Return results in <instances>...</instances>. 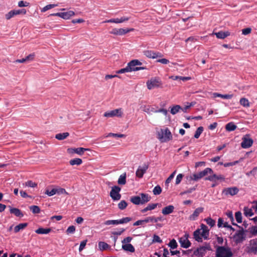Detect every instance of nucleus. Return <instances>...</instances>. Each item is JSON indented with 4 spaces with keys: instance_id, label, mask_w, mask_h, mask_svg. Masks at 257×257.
<instances>
[{
    "instance_id": "20e7f679",
    "label": "nucleus",
    "mask_w": 257,
    "mask_h": 257,
    "mask_svg": "<svg viewBox=\"0 0 257 257\" xmlns=\"http://www.w3.org/2000/svg\"><path fill=\"white\" fill-rule=\"evenodd\" d=\"M245 251L248 254L257 255V238L249 240Z\"/></svg>"
},
{
    "instance_id": "4be33fe9",
    "label": "nucleus",
    "mask_w": 257,
    "mask_h": 257,
    "mask_svg": "<svg viewBox=\"0 0 257 257\" xmlns=\"http://www.w3.org/2000/svg\"><path fill=\"white\" fill-rule=\"evenodd\" d=\"M150 216L146 217L144 219L138 220L134 223V226L143 225L145 227L144 224L147 223H151Z\"/></svg>"
},
{
    "instance_id": "8fccbe9b",
    "label": "nucleus",
    "mask_w": 257,
    "mask_h": 257,
    "mask_svg": "<svg viewBox=\"0 0 257 257\" xmlns=\"http://www.w3.org/2000/svg\"><path fill=\"white\" fill-rule=\"evenodd\" d=\"M127 206V203L125 200H121L118 204V207L120 210L124 209Z\"/></svg>"
},
{
    "instance_id": "680f3d73",
    "label": "nucleus",
    "mask_w": 257,
    "mask_h": 257,
    "mask_svg": "<svg viewBox=\"0 0 257 257\" xmlns=\"http://www.w3.org/2000/svg\"><path fill=\"white\" fill-rule=\"evenodd\" d=\"M197 186V185H196L195 186H194L193 187L190 188L188 189V190H187L183 192H181V194L183 195V194H188V193H192L193 191H195L196 189Z\"/></svg>"
},
{
    "instance_id": "412c9836",
    "label": "nucleus",
    "mask_w": 257,
    "mask_h": 257,
    "mask_svg": "<svg viewBox=\"0 0 257 257\" xmlns=\"http://www.w3.org/2000/svg\"><path fill=\"white\" fill-rule=\"evenodd\" d=\"M9 207L10 208V212L11 213L15 214L17 217H22L24 216V214L19 209L13 208L10 206Z\"/></svg>"
},
{
    "instance_id": "a19ab883",
    "label": "nucleus",
    "mask_w": 257,
    "mask_h": 257,
    "mask_svg": "<svg viewBox=\"0 0 257 257\" xmlns=\"http://www.w3.org/2000/svg\"><path fill=\"white\" fill-rule=\"evenodd\" d=\"M244 214L246 216H252L253 213L251 208H248L247 207H244L243 208Z\"/></svg>"
},
{
    "instance_id": "bf43d9fd",
    "label": "nucleus",
    "mask_w": 257,
    "mask_h": 257,
    "mask_svg": "<svg viewBox=\"0 0 257 257\" xmlns=\"http://www.w3.org/2000/svg\"><path fill=\"white\" fill-rule=\"evenodd\" d=\"M129 20H130L129 17H123L120 18V19L116 18V24L121 23L127 21Z\"/></svg>"
},
{
    "instance_id": "ea45409f",
    "label": "nucleus",
    "mask_w": 257,
    "mask_h": 257,
    "mask_svg": "<svg viewBox=\"0 0 257 257\" xmlns=\"http://www.w3.org/2000/svg\"><path fill=\"white\" fill-rule=\"evenodd\" d=\"M69 163L71 165H80L82 163V160L80 158H75L69 161Z\"/></svg>"
},
{
    "instance_id": "338daca9",
    "label": "nucleus",
    "mask_w": 257,
    "mask_h": 257,
    "mask_svg": "<svg viewBox=\"0 0 257 257\" xmlns=\"http://www.w3.org/2000/svg\"><path fill=\"white\" fill-rule=\"evenodd\" d=\"M26 185L30 187H35L37 186V184L35 182H33L32 181H28L26 182Z\"/></svg>"
},
{
    "instance_id": "b1692460",
    "label": "nucleus",
    "mask_w": 257,
    "mask_h": 257,
    "mask_svg": "<svg viewBox=\"0 0 257 257\" xmlns=\"http://www.w3.org/2000/svg\"><path fill=\"white\" fill-rule=\"evenodd\" d=\"M52 229L50 228H44L43 227H39L38 229L35 230V232L40 234H46L50 233Z\"/></svg>"
},
{
    "instance_id": "0e129e2a",
    "label": "nucleus",
    "mask_w": 257,
    "mask_h": 257,
    "mask_svg": "<svg viewBox=\"0 0 257 257\" xmlns=\"http://www.w3.org/2000/svg\"><path fill=\"white\" fill-rule=\"evenodd\" d=\"M183 177H184V175L182 174H179L177 176L175 184L176 185H178L179 184H180V182H181Z\"/></svg>"
},
{
    "instance_id": "5fc2aeb1",
    "label": "nucleus",
    "mask_w": 257,
    "mask_h": 257,
    "mask_svg": "<svg viewBox=\"0 0 257 257\" xmlns=\"http://www.w3.org/2000/svg\"><path fill=\"white\" fill-rule=\"evenodd\" d=\"M249 231L252 235H257V225L256 226H252L251 227H249Z\"/></svg>"
},
{
    "instance_id": "f3484780",
    "label": "nucleus",
    "mask_w": 257,
    "mask_h": 257,
    "mask_svg": "<svg viewBox=\"0 0 257 257\" xmlns=\"http://www.w3.org/2000/svg\"><path fill=\"white\" fill-rule=\"evenodd\" d=\"M90 150L88 148H68L67 149V152L69 153L73 154L76 153L79 155H82L84 154V152L86 151H90Z\"/></svg>"
},
{
    "instance_id": "49530a36",
    "label": "nucleus",
    "mask_w": 257,
    "mask_h": 257,
    "mask_svg": "<svg viewBox=\"0 0 257 257\" xmlns=\"http://www.w3.org/2000/svg\"><path fill=\"white\" fill-rule=\"evenodd\" d=\"M168 245L171 249H173L176 248L178 246V244L175 239L171 240Z\"/></svg>"
},
{
    "instance_id": "052dcab7",
    "label": "nucleus",
    "mask_w": 257,
    "mask_h": 257,
    "mask_svg": "<svg viewBox=\"0 0 257 257\" xmlns=\"http://www.w3.org/2000/svg\"><path fill=\"white\" fill-rule=\"evenodd\" d=\"M56 189L54 188L51 190L49 191V190H47L45 192V193L49 196H52L56 194Z\"/></svg>"
},
{
    "instance_id": "13d9d810",
    "label": "nucleus",
    "mask_w": 257,
    "mask_h": 257,
    "mask_svg": "<svg viewBox=\"0 0 257 257\" xmlns=\"http://www.w3.org/2000/svg\"><path fill=\"white\" fill-rule=\"evenodd\" d=\"M201 172L203 173V175H204V176H205L208 174H213V170L212 169H211L210 168H206V169H205L203 171H202Z\"/></svg>"
},
{
    "instance_id": "6ab92c4d",
    "label": "nucleus",
    "mask_w": 257,
    "mask_h": 257,
    "mask_svg": "<svg viewBox=\"0 0 257 257\" xmlns=\"http://www.w3.org/2000/svg\"><path fill=\"white\" fill-rule=\"evenodd\" d=\"M200 227L201 229L202 230V231L201 233V236L203 237L204 239H207L209 234V230L208 228V227L203 223L201 224Z\"/></svg>"
},
{
    "instance_id": "de8ad7c7",
    "label": "nucleus",
    "mask_w": 257,
    "mask_h": 257,
    "mask_svg": "<svg viewBox=\"0 0 257 257\" xmlns=\"http://www.w3.org/2000/svg\"><path fill=\"white\" fill-rule=\"evenodd\" d=\"M235 217L237 223H240L242 222V214L240 211L235 212Z\"/></svg>"
},
{
    "instance_id": "7ed1b4c3",
    "label": "nucleus",
    "mask_w": 257,
    "mask_h": 257,
    "mask_svg": "<svg viewBox=\"0 0 257 257\" xmlns=\"http://www.w3.org/2000/svg\"><path fill=\"white\" fill-rule=\"evenodd\" d=\"M247 230H244L242 227L239 228L232 236L233 241L236 244L241 243L243 241L246 239V232Z\"/></svg>"
},
{
    "instance_id": "cd10ccee",
    "label": "nucleus",
    "mask_w": 257,
    "mask_h": 257,
    "mask_svg": "<svg viewBox=\"0 0 257 257\" xmlns=\"http://www.w3.org/2000/svg\"><path fill=\"white\" fill-rule=\"evenodd\" d=\"M158 203L149 204L146 207H145V208L142 209L141 211L142 213H144L149 210H152L155 209L157 207V206H158Z\"/></svg>"
},
{
    "instance_id": "3c124183",
    "label": "nucleus",
    "mask_w": 257,
    "mask_h": 257,
    "mask_svg": "<svg viewBox=\"0 0 257 257\" xmlns=\"http://www.w3.org/2000/svg\"><path fill=\"white\" fill-rule=\"evenodd\" d=\"M132 220V218L131 217H126L122 218L120 219L117 220L118 224H123V223H126L128 222H130Z\"/></svg>"
},
{
    "instance_id": "2eb2a0df",
    "label": "nucleus",
    "mask_w": 257,
    "mask_h": 257,
    "mask_svg": "<svg viewBox=\"0 0 257 257\" xmlns=\"http://www.w3.org/2000/svg\"><path fill=\"white\" fill-rule=\"evenodd\" d=\"M148 168V164H145L142 166H140L136 172V176L139 178H142L143 177L144 174L146 172Z\"/></svg>"
},
{
    "instance_id": "c85d7f7f",
    "label": "nucleus",
    "mask_w": 257,
    "mask_h": 257,
    "mask_svg": "<svg viewBox=\"0 0 257 257\" xmlns=\"http://www.w3.org/2000/svg\"><path fill=\"white\" fill-rule=\"evenodd\" d=\"M170 112L172 114L175 115L179 112L182 109V107L180 105H174L172 107H170Z\"/></svg>"
},
{
    "instance_id": "4c0bfd02",
    "label": "nucleus",
    "mask_w": 257,
    "mask_h": 257,
    "mask_svg": "<svg viewBox=\"0 0 257 257\" xmlns=\"http://www.w3.org/2000/svg\"><path fill=\"white\" fill-rule=\"evenodd\" d=\"M187 179L189 182L191 181H198L200 179L198 173H195L190 175V176L186 177Z\"/></svg>"
},
{
    "instance_id": "4468645a",
    "label": "nucleus",
    "mask_w": 257,
    "mask_h": 257,
    "mask_svg": "<svg viewBox=\"0 0 257 257\" xmlns=\"http://www.w3.org/2000/svg\"><path fill=\"white\" fill-rule=\"evenodd\" d=\"M210 248L209 245L200 246L194 250L193 254L196 256L203 257L206 252L207 250H209Z\"/></svg>"
},
{
    "instance_id": "a211bd4d",
    "label": "nucleus",
    "mask_w": 257,
    "mask_h": 257,
    "mask_svg": "<svg viewBox=\"0 0 257 257\" xmlns=\"http://www.w3.org/2000/svg\"><path fill=\"white\" fill-rule=\"evenodd\" d=\"M204 210L203 207H198L196 208L193 213L190 215L189 218L190 220L194 221L196 220L197 217L199 215V214L203 212Z\"/></svg>"
},
{
    "instance_id": "423d86ee",
    "label": "nucleus",
    "mask_w": 257,
    "mask_h": 257,
    "mask_svg": "<svg viewBox=\"0 0 257 257\" xmlns=\"http://www.w3.org/2000/svg\"><path fill=\"white\" fill-rule=\"evenodd\" d=\"M121 190L120 187L118 186H114L111 188L110 192V196L114 201L119 200L121 198L119 192Z\"/></svg>"
},
{
    "instance_id": "39448f33",
    "label": "nucleus",
    "mask_w": 257,
    "mask_h": 257,
    "mask_svg": "<svg viewBox=\"0 0 257 257\" xmlns=\"http://www.w3.org/2000/svg\"><path fill=\"white\" fill-rule=\"evenodd\" d=\"M162 85L161 79L158 77H152L147 82V88L149 90L155 88L162 87Z\"/></svg>"
},
{
    "instance_id": "6e6552de",
    "label": "nucleus",
    "mask_w": 257,
    "mask_h": 257,
    "mask_svg": "<svg viewBox=\"0 0 257 257\" xmlns=\"http://www.w3.org/2000/svg\"><path fill=\"white\" fill-rule=\"evenodd\" d=\"M189 237V234L185 233L183 236L179 238V242L182 247L187 248L191 246V243L188 239Z\"/></svg>"
},
{
    "instance_id": "c756f323",
    "label": "nucleus",
    "mask_w": 257,
    "mask_h": 257,
    "mask_svg": "<svg viewBox=\"0 0 257 257\" xmlns=\"http://www.w3.org/2000/svg\"><path fill=\"white\" fill-rule=\"evenodd\" d=\"M194 239L198 242H202V238L201 235L200 229H198L193 232Z\"/></svg>"
},
{
    "instance_id": "6e6d98bb",
    "label": "nucleus",
    "mask_w": 257,
    "mask_h": 257,
    "mask_svg": "<svg viewBox=\"0 0 257 257\" xmlns=\"http://www.w3.org/2000/svg\"><path fill=\"white\" fill-rule=\"evenodd\" d=\"M57 5H54V4H49V5H47V6H45L42 10H41V12H46L47 11H48V10H50L51 9H52L54 7H55Z\"/></svg>"
},
{
    "instance_id": "e2e57ef3",
    "label": "nucleus",
    "mask_w": 257,
    "mask_h": 257,
    "mask_svg": "<svg viewBox=\"0 0 257 257\" xmlns=\"http://www.w3.org/2000/svg\"><path fill=\"white\" fill-rule=\"evenodd\" d=\"M75 231V227L73 225L70 226L68 227L66 230V233L67 234L74 233Z\"/></svg>"
},
{
    "instance_id": "f704fd0d",
    "label": "nucleus",
    "mask_w": 257,
    "mask_h": 257,
    "mask_svg": "<svg viewBox=\"0 0 257 257\" xmlns=\"http://www.w3.org/2000/svg\"><path fill=\"white\" fill-rule=\"evenodd\" d=\"M151 223H157L158 221H163L164 220V218L163 216H160L158 217H155V216H150Z\"/></svg>"
},
{
    "instance_id": "f257e3e1",
    "label": "nucleus",
    "mask_w": 257,
    "mask_h": 257,
    "mask_svg": "<svg viewBox=\"0 0 257 257\" xmlns=\"http://www.w3.org/2000/svg\"><path fill=\"white\" fill-rule=\"evenodd\" d=\"M216 257H232L233 254L228 246H218L215 252Z\"/></svg>"
},
{
    "instance_id": "bb28decb",
    "label": "nucleus",
    "mask_w": 257,
    "mask_h": 257,
    "mask_svg": "<svg viewBox=\"0 0 257 257\" xmlns=\"http://www.w3.org/2000/svg\"><path fill=\"white\" fill-rule=\"evenodd\" d=\"M122 248L124 250L129 251L131 252H134L135 251V247L132 244L130 243L122 244Z\"/></svg>"
},
{
    "instance_id": "c03bdc74",
    "label": "nucleus",
    "mask_w": 257,
    "mask_h": 257,
    "mask_svg": "<svg viewBox=\"0 0 257 257\" xmlns=\"http://www.w3.org/2000/svg\"><path fill=\"white\" fill-rule=\"evenodd\" d=\"M204 130V128L203 126H199L198 127L194 134V138L196 139H198L199 138L200 135L202 133L203 131Z\"/></svg>"
},
{
    "instance_id": "774afa93",
    "label": "nucleus",
    "mask_w": 257,
    "mask_h": 257,
    "mask_svg": "<svg viewBox=\"0 0 257 257\" xmlns=\"http://www.w3.org/2000/svg\"><path fill=\"white\" fill-rule=\"evenodd\" d=\"M56 194L60 195L62 194H67V192L66 191L65 189L62 188H59L58 189H56Z\"/></svg>"
},
{
    "instance_id": "c9c22d12",
    "label": "nucleus",
    "mask_w": 257,
    "mask_h": 257,
    "mask_svg": "<svg viewBox=\"0 0 257 257\" xmlns=\"http://www.w3.org/2000/svg\"><path fill=\"white\" fill-rule=\"evenodd\" d=\"M126 173L121 174L117 181V183L119 185H124L126 183Z\"/></svg>"
},
{
    "instance_id": "a18cd8bd",
    "label": "nucleus",
    "mask_w": 257,
    "mask_h": 257,
    "mask_svg": "<svg viewBox=\"0 0 257 257\" xmlns=\"http://www.w3.org/2000/svg\"><path fill=\"white\" fill-rule=\"evenodd\" d=\"M98 246L101 250H103L107 249L109 247V245L103 241H100L98 243Z\"/></svg>"
},
{
    "instance_id": "f8f14e48",
    "label": "nucleus",
    "mask_w": 257,
    "mask_h": 257,
    "mask_svg": "<svg viewBox=\"0 0 257 257\" xmlns=\"http://www.w3.org/2000/svg\"><path fill=\"white\" fill-rule=\"evenodd\" d=\"M239 189L237 187H232L224 188L222 192V194L226 196H233L238 193Z\"/></svg>"
},
{
    "instance_id": "dca6fc26",
    "label": "nucleus",
    "mask_w": 257,
    "mask_h": 257,
    "mask_svg": "<svg viewBox=\"0 0 257 257\" xmlns=\"http://www.w3.org/2000/svg\"><path fill=\"white\" fill-rule=\"evenodd\" d=\"M122 112L121 109H115L110 111L105 112L104 114V116L107 117H110L113 116H121Z\"/></svg>"
},
{
    "instance_id": "58836bf2",
    "label": "nucleus",
    "mask_w": 257,
    "mask_h": 257,
    "mask_svg": "<svg viewBox=\"0 0 257 257\" xmlns=\"http://www.w3.org/2000/svg\"><path fill=\"white\" fill-rule=\"evenodd\" d=\"M215 97H219L223 99H231L233 97V94H222L218 93H214L213 94Z\"/></svg>"
},
{
    "instance_id": "72a5a7b5",
    "label": "nucleus",
    "mask_w": 257,
    "mask_h": 257,
    "mask_svg": "<svg viewBox=\"0 0 257 257\" xmlns=\"http://www.w3.org/2000/svg\"><path fill=\"white\" fill-rule=\"evenodd\" d=\"M69 136L67 132L57 134L55 136V138L58 140H63Z\"/></svg>"
},
{
    "instance_id": "f03ea898",
    "label": "nucleus",
    "mask_w": 257,
    "mask_h": 257,
    "mask_svg": "<svg viewBox=\"0 0 257 257\" xmlns=\"http://www.w3.org/2000/svg\"><path fill=\"white\" fill-rule=\"evenodd\" d=\"M157 138L161 142H167L172 140V135L168 127L161 129L157 133Z\"/></svg>"
},
{
    "instance_id": "7c9ffc66",
    "label": "nucleus",
    "mask_w": 257,
    "mask_h": 257,
    "mask_svg": "<svg viewBox=\"0 0 257 257\" xmlns=\"http://www.w3.org/2000/svg\"><path fill=\"white\" fill-rule=\"evenodd\" d=\"M130 201L135 205L142 204L141 197L139 196H133L131 197Z\"/></svg>"
},
{
    "instance_id": "79ce46f5",
    "label": "nucleus",
    "mask_w": 257,
    "mask_h": 257,
    "mask_svg": "<svg viewBox=\"0 0 257 257\" xmlns=\"http://www.w3.org/2000/svg\"><path fill=\"white\" fill-rule=\"evenodd\" d=\"M206 223L209 225L211 227H213L215 225V221L212 219L211 217H207L204 219Z\"/></svg>"
},
{
    "instance_id": "4d7b16f0",
    "label": "nucleus",
    "mask_w": 257,
    "mask_h": 257,
    "mask_svg": "<svg viewBox=\"0 0 257 257\" xmlns=\"http://www.w3.org/2000/svg\"><path fill=\"white\" fill-rule=\"evenodd\" d=\"M104 224L106 225H109L111 224L117 225L118 222L117 220H107L104 222Z\"/></svg>"
},
{
    "instance_id": "69168bd1",
    "label": "nucleus",
    "mask_w": 257,
    "mask_h": 257,
    "mask_svg": "<svg viewBox=\"0 0 257 257\" xmlns=\"http://www.w3.org/2000/svg\"><path fill=\"white\" fill-rule=\"evenodd\" d=\"M87 241V240L86 239V240H84L80 242V246L79 247V251L80 252L84 248V247L86 244Z\"/></svg>"
},
{
    "instance_id": "aec40b11",
    "label": "nucleus",
    "mask_w": 257,
    "mask_h": 257,
    "mask_svg": "<svg viewBox=\"0 0 257 257\" xmlns=\"http://www.w3.org/2000/svg\"><path fill=\"white\" fill-rule=\"evenodd\" d=\"M214 34L215 35L216 37L218 39H224L226 37L230 36V33L229 31L223 32L222 31H220L218 32L214 33Z\"/></svg>"
},
{
    "instance_id": "9b49d317",
    "label": "nucleus",
    "mask_w": 257,
    "mask_h": 257,
    "mask_svg": "<svg viewBox=\"0 0 257 257\" xmlns=\"http://www.w3.org/2000/svg\"><path fill=\"white\" fill-rule=\"evenodd\" d=\"M142 65V63L138 59H134L129 62L127 64V67L129 69L130 72L137 71V68L138 66Z\"/></svg>"
},
{
    "instance_id": "37998d69",
    "label": "nucleus",
    "mask_w": 257,
    "mask_h": 257,
    "mask_svg": "<svg viewBox=\"0 0 257 257\" xmlns=\"http://www.w3.org/2000/svg\"><path fill=\"white\" fill-rule=\"evenodd\" d=\"M30 209L34 214H38L40 212V208L38 206L32 205L30 206Z\"/></svg>"
},
{
    "instance_id": "e433bc0d",
    "label": "nucleus",
    "mask_w": 257,
    "mask_h": 257,
    "mask_svg": "<svg viewBox=\"0 0 257 257\" xmlns=\"http://www.w3.org/2000/svg\"><path fill=\"white\" fill-rule=\"evenodd\" d=\"M143 54L149 58L155 59V52L152 50H145Z\"/></svg>"
},
{
    "instance_id": "603ef678",
    "label": "nucleus",
    "mask_w": 257,
    "mask_h": 257,
    "mask_svg": "<svg viewBox=\"0 0 257 257\" xmlns=\"http://www.w3.org/2000/svg\"><path fill=\"white\" fill-rule=\"evenodd\" d=\"M176 173V171H174L170 176L169 177L166 179L165 181V185L168 187L169 185V184L170 183V182L172 181V180L174 178V176Z\"/></svg>"
},
{
    "instance_id": "a878e982",
    "label": "nucleus",
    "mask_w": 257,
    "mask_h": 257,
    "mask_svg": "<svg viewBox=\"0 0 257 257\" xmlns=\"http://www.w3.org/2000/svg\"><path fill=\"white\" fill-rule=\"evenodd\" d=\"M140 196L142 204H144L146 203H147L151 199V196H149L148 194L142 193L140 194Z\"/></svg>"
},
{
    "instance_id": "2f4dec72",
    "label": "nucleus",
    "mask_w": 257,
    "mask_h": 257,
    "mask_svg": "<svg viewBox=\"0 0 257 257\" xmlns=\"http://www.w3.org/2000/svg\"><path fill=\"white\" fill-rule=\"evenodd\" d=\"M236 127L237 126L233 122H230L225 125V129L228 132L233 131Z\"/></svg>"
},
{
    "instance_id": "864d4df0",
    "label": "nucleus",
    "mask_w": 257,
    "mask_h": 257,
    "mask_svg": "<svg viewBox=\"0 0 257 257\" xmlns=\"http://www.w3.org/2000/svg\"><path fill=\"white\" fill-rule=\"evenodd\" d=\"M162 192V188L159 185L155 186L153 190V192L154 195H159Z\"/></svg>"
},
{
    "instance_id": "09e8293b",
    "label": "nucleus",
    "mask_w": 257,
    "mask_h": 257,
    "mask_svg": "<svg viewBox=\"0 0 257 257\" xmlns=\"http://www.w3.org/2000/svg\"><path fill=\"white\" fill-rule=\"evenodd\" d=\"M240 104L244 107H248L249 103L247 99L245 98H241L239 101Z\"/></svg>"
},
{
    "instance_id": "473e14b6",
    "label": "nucleus",
    "mask_w": 257,
    "mask_h": 257,
    "mask_svg": "<svg viewBox=\"0 0 257 257\" xmlns=\"http://www.w3.org/2000/svg\"><path fill=\"white\" fill-rule=\"evenodd\" d=\"M28 225V223H20L14 227L15 233H17L20 231V230L24 229Z\"/></svg>"
},
{
    "instance_id": "1a4fd4ad",
    "label": "nucleus",
    "mask_w": 257,
    "mask_h": 257,
    "mask_svg": "<svg viewBox=\"0 0 257 257\" xmlns=\"http://www.w3.org/2000/svg\"><path fill=\"white\" fill-rule=\"evenodd\" d=\"M26 12V10L24 9L21 10H13L6 14L5 15V18L7 20H10L15 16L19 15H25Z\"/></svg>"
},
{
    "instance_id": "5701e85b",
    "label": "nucleus",
    "mask_w": 257,
    "mask_h": 257,
    "mask_svg": "<svg viewBox=\"0 0 257 257\" xmlns=\"http://www.w3.org/2000/svg\"><path fill=\"white\" fill-rule=\"evenodd\" d=\"M174 206L172 205H169L163 208L162 213L165 215L171 214L174 211Z\"/></svg>"
},
{
    "instance_id": "9d476101",
    "label": "nucleus",
    "mask_w": 257,
    "mask_h": 257,
    "mask_svg": "<svg viewBox=\"0 0 257 257\" xmlns=\"http://www.w3.org/2000/svg\"><path fill=\"white\" fill-rule=\"evenodd\" d=\"M134 30V28H120V29H117V28H114L110 32V33L113 35H119V36H122L123 35H125V34L132 32Z\"/></svg>"
},
{
    "instance_id": "393cba45",
    "label": "nucleus",
    "mask_w": 257,
    "mask_h": 257,
    "mask_svg": "<svg viewBox=\"0 0 257 257\" xmlns=\"http://www.w3.org/2000/svg\"><path fill=\"white\" fill-rule=\"evenodd\" d=\"M75 15V13L72 11H69L66 12H61V18L65 19L68 20L70 17Z\"/></svg>"
},
{
    "instance_id": "0eeeda50",
    "label": "nucleus",
    "mask_w": 257,
    "mask_h": 257,
    "mask_svg": "<svg viewBox=\"0 0 257 257\" xmlns=\"http://www.w3.org/2000/svg\"><path fill=\"white\" fill-rule=\"evenodd\" d=\"M242 140L241 147L243 149H247L250 147L253 143V140L250 138L249 135L248 134L244 136L242 138Z\"/></svg>"
},
{
    "instance_id": "ddd939ff",
    "label": "nucleus",
    "mask_w": 257,
    "mask_h": 257,
    "mask_svg": "<svg viewBox=\"0 0 257 257\" xmlns=\"http://www.w3.org/2000/svg\"><path fill=\"white\" fill-rule=\"evenodd\" d=\"M225 179V177L223 175H217L216 174H214L213 173L210 176L205 178V180H208L211 182H216L217 180H219L220 181H224Z\"/></svg>"
}]
</instances>
